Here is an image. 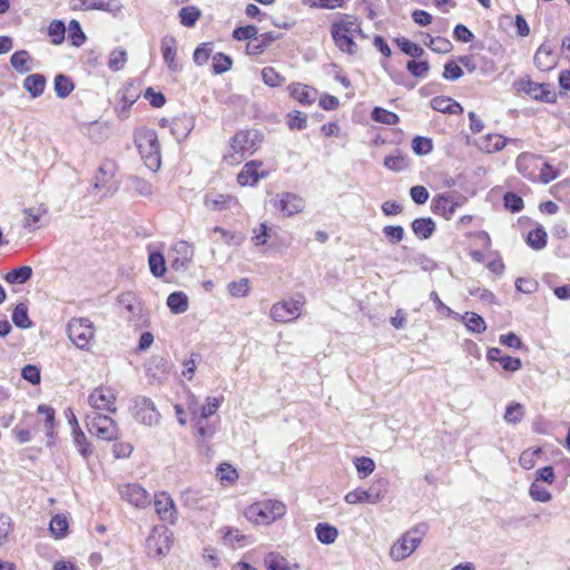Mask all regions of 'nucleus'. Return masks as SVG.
<instances>
[{
	"instance_id": "e433bc0d",
	"label": "nucleus",
	"mask_w": 570,
	"mask_h": 570,
	"mask_svg": "<svg viewBox=\"0 0 570 570\" xmlns=\"http://www.w3.org/2000/svg\"><path fill=\"white\" fill-rule=\"evenodd\" d=\"M53 87L59 98H67L73 90L75 85L68 76L59 73L55 77Z\"/></svg>"
},
{
	"instance_id": "393cba45",
	"label": "nucleus",
	"mask_w": 570,
	"mask_h": 570,
	"mask_svg": "<svg viewBox=\"0 0 570 570\" xmlns=\"http://www.w3.org/2000/svg\"><path fill=\"white\" fill-rule=\"evenodd\" d=\"M278 36L274 35L273 32H264L258 35L256 33V37L252 39V41H248L246 46V51L248 55H261L265 51L267 47H269L275 40H277Z\"/></svg>"
},
{
	"instance_id": "6e6d98bb",
	"label": "nucleus",
	"mask_w": 570,
	"mask_h": 570,
	"mask_svg": "<svg viewBox=\"0 0 570 570\" xmlns=\"http://www.w3.org/2000/svg\"><path fill=\"white\" fill-rule=\"evenodd\" d=\"M430 41L426 42L428 47L438 53H448L452 50V43L446 38L442 37H431L429 36Z\"/></svg>"
},
{
	"instance_id": "13d9d810",
	"label": "nucleus",
	"mask_w": 570,
	"mask_h": 570,
	"mask_svg": "<svg viewBox=\"0 0 570 570\" xmlns=\"http://www.w3.org/2000/svg\"><path fill=\"white\" fill-rule=\"evenodd\" d=\"M406 69L413 77L423 78L430 70V63L426 60H409L406 63Z\"/></svg>"
},
{
	"instance_id": "ddd939ff",
	"label": "nucleus",
	"mask_w": 570,
	"mask_h": 570,
	"mask_svg": "<svg viewBox=\"0 0 570 570\" xmlns=\"http://www.w3.org/2000/svg\"><path fill=\"white\" fill-rule=\"evenodd\" d=\"M155 511L159 519L169 524H175L178 519V512L173 498L166 492L155 494Z\"/></svg>"
},
{
	"instance_id": "6ab92c4d",
	"label": "nucleus",
	"mask_w": 570,
	"mask_h": 570,
	"mask_svg": "<svg viewBox=\"0 0 570 570\" xmlns=\"http://www.w3.org/2000/svg\"><path fill=\"white\" fill-rule=\"evenodd\" d=\"M173 252L176 254V256L171 258L170 267L175 272L185 271L194 256L191 246L187 242L180 240L175 244Z\"/></svg>"
},
{
	"instance_id": "ea45409f",
	"label": "nucleus",
	"mask_w": 570,
	"mask_h": 570,
	"mask_svg": "<svg viewBox=\"0 0 570 570\" xmlns=\"http://www.w3.org/2000/svg\"><path fill=\"white\" fill-rule=\"evenodd\" d=\"M469 331L474 333H482L487 330V324L482 316L476 313L468 312L462 317Z\"/></svg>"
},
{
	"instance_id": "39448f33",
	"label": "nucleus",
	"mask_w": 570,
	"mask_h": 570,
	"mask_svg": "<svg viewBox=\"0 0 570 570\" xmlns=\"http://www.w3.org/2000/svg\"><path fill=\"white\" fill-rule=\"evenodd\" d=\"M286 513V505L278 500H266L249 505L245 515L252 522L271 524Z\"/></svg>"
},
{
	"instance_id": "20e7f679",
	"label": "nucleus",
	"mask_w": 570,
	"mask_h": 570,
	"mask_svg": "<svg viewBox=\"0 0 570 570\" xmlns=\"http://www.w3.org/2000/svg\"><path fill=\"white\" fill-rule=\"evenodd\" d=\"M136 146L147 168L156 171L160 168V145L155 130L140 129L136 134Z\"/></svg>"
},
{
	"instance_id": "72a5a7b5",
	"label": "nucleus",
	"mask_w": 570,
	"mask_h": 570,
	"mask_svg": "<svg viewBox=\"0 0 570 570\" xmlns=\"http://www.w3.org/2000/svg\"><path fill=\"white\" fill-rule=\"evenodd\" d=\"M316 538L324 544H331L335 542L338 537V531L335 527L328 523H318L315 527Z\"/></svg>"
},
{
	"instance_id": "423d86ee",
	"label": "nucleus",
	"mask_w": 570,
	"mask_h": 570,
	"mask_svg": "<svg viewBox=\"0 0 570 570\" xmlns=\"http://www.w3.org/2000/svg\"><path fill=\"white\" fill-rule=\"evenodd\" d=\"M85 422L89 433L100 440L112 441L119 438L118 425L107 415L91 411L86 415Z\"/></svg>"
},
{
	"instance_id": "6e6552de",
	"label": "nucleus",
	"mask_w": 570,
	"mask_h": 570,
	"mask_svg": "<svg viewBox=\"0 0 570 570\" xmlns=\"http://www.w3.org/2000/svg\"><path fill=\"white\" fill-rule=\"evenodd\" d=\"M389 490V481L386 479L376 480L367 490L355 489L345 494V502L348 504L381 502Z\"/></svg>"
},
{
	"instance_id": "1a4fd4ad",
	"label": "nucleus",
	"mask_w": 570,
	"mask_h": 570,
	"mask_svg": "<svg viewBox=\"0 0 570 570\" xmlns=\"http://www.w3.org/2000/svg\"><path fill=\"white\" fill-rule=\"evenodd\" d=\"M132 415L137 422L147 426L159 423L161 415L149 397L138 395L132 399Z\"/></svg>"
},
{
	"instance_id": "2eb2a0df",
	"label": "nucleus",
	"mask_w": 570,
	"mask_h": 570,
	"mask_svg": "<svg viewBox=\"0 0 570 570\" xmlns=\"http://www.w3.org/2000/svg\"><path fill=\"white\" fill-rule=\"evenodd\" d=\"M119 494L122 500L136 508H145L149 504L148 492L136 483L124 484L119 488Z\"/></svg>"
},
{
	"instance_id": "7c9ffc66",
	"label": "nucleus",
	"mask_w": 570,
	"mask_h": 570,
	"mask_svg": "<svg viewBox=\"0 0 570 570\" xmlns=\"http://www.w3.org/2000/svg\"><path fill=\"white\" fill-rule=\"evenodd\" d=\"M413 233L421 239H428L435 230V223L432 218H416L412 222Z\"/></svg>"
},
{
	"instance_id": "9d476101",
	"label": "nucleus",
	"mask_w": 570,
	"mask_h": 570,
	"mask_svg": "<svg viewBox=\"0 0 570 570\" xmlns=\"http://www.w3.org/2000/svg\"><path fill=\"white\" fill-rule=\"evenodd\" d=\"M173 546V533L164 529L160 532L154 528L146 540L148 554L154 558H161L168 554Z\"/></svg>"
},
{
	"instance_id": "4d7b16f0",
	"label": "nucleus",
	"mask_w": 570,
	"mask_h": 570,
	"mask_svg": "<svg viewBox=\"0 0 570 570\" xmlns=\"http://www.w3.org/2000/svg\"><path fill=\"white\" fill-rule=\"evenodd\" d=\"M195 430L203 441L210 440L216 434V426L213 424L206 423V421H202V419L194 420Z\"/></svg>"
},
{
	"instance_id": "e2e57ef3",
	"label": "nucleus",
	"mask_w": 570,
	"mask_h": 570,
	"mask_svg": "<svg viewBox=\"0 0 570 570\" xmlns=\"http://www.w3.org/2000/svg\"><path fill=\"white\" fill-rule=\"evenodd\" d=\"M262 78L264 83L269 87H277L284 81V78L272 67H265L262 70Z\"/></svg>"
},
{
	"instance_id": "4be33fe9",
	"label": "nucleus",
	"mask_w": 570,
	"mask_h": 570,
	"mask_svg": "<svg viewBox=\"0 0 570 570\" xmlns=\"http://www.w3.org/2000/svg\"><path fill=\"white\" fill-rule=\"evenodd\" d=\"M459 203L454 202L451 196L439 195L433 198L431 208L436 215H441L446 220H450L455 214Z\"/></svg>"
},
{
	"instance_id": "4468645a",
	"label": "nucleus",
	"mask_w": 570,
	"mask_h": 570,
	"mask_svg": "<svg viewBox=\"0 0 570 570\" xmlns=\"http://www.w3.org/2000/svg\"><path fill=\"white\" fill-rule=\"evenodd\" d=\"M274 206L279 209L284 216L291 217L303 212L305 200L296 194L282 193L276 195Z\"/></svg>"
},
{
	"instance_id": "f8f14e48",
	"label": "nucleus",
	"mask_w": 570,
	"mask_h": 570,
	"mask_svg": "<svg viewBox=\"0 0 570 570\" xmlns=\"http://www.w3.org/2000/svg\"><path fill=\"white\" fill-rule=\"evenodd\" d=\"M302 302L299 299H289L276 303L271 308V317L278 323H287L296 320L301 315Z\"/></svg>"
},
{
	"instance_id": "de8ad7c7",
	"label": "nucleus",
	"mask_w": 570,
	"mask_h": 570,
	"mask_svg": "<svg viewBox=\"0 0 570 570\" xmlns=\"http://www.w3.org/2000/svg\"><path fill=\"white\" fill-rule=\"evenodd\" d=\"M524 411L522 404L513 402L507 406L504 413V421L511 424H518L522 421Z\"/></svg>"
},
{
	"instance_id": "c03bdc74",
	"label": "nucleus",
	"mask_w": 570,
	"mask_h": 570,
	"mask_svg": "<svg viewBox=\"0 0 570 570\" xmlns=\"http://www.w3.org/2000/svg\"><path fill=\"white\" fill-rule=\"evenodd\" d=\"M214 51V45L212 42H204L199 45L193 55L194 62L197 66H204L207 63Z\"/></svg>"
},
{
	"instance_id": "a211bd4d",
	"label": "nucleus",
	"mask_w": 570,
	"mask_h": 570,
	"mask_svg": "<svg viewBox=\"0 0 570 570\" xmlns=\"http://www.w3.org/2000/svg\"><path fill=\"white\" fill-rule=\"evenodd\" d=\"M262 166L261 161L252 160L244 165L242 170L237 175V181L240 186H254L259 179L266 178L267 171H258V167Z\"/></svg>"
},
{
	"instance_id": "5fc2aeb1",
	"label": "nucleus",
	"mask_w": 570,
	"mask_h": 570,
	"mask_svg": "<svg viewBox=\"0 0 570 570\" xmlns=\"http://www.w3.org/2000/svg\"><path fill=\"white\" fill-rule=\"evenodd\" d=\"M412 149L416 155H428L433 149V142L430 138L416 136L412 139Z\"/></svg>"
},
{
	"instance_id": "052dcab7",
	"label": "nucleus",
	"mask_w": 570,
	"mask_h": 570,
	"mask_svg": "<svg viewBox=\"0 0 570 570\" xmlns=\"http://www.w3.org/2000/svg\"><path fill=\"white\" fill-rule=\"evenodd\" d=\"M129 183L131 189L141 196H149L153 194V185L142 178L130 177Z\"/></svg>"
},
{
	"instance_id": "603ef678",
	"label": "nucleus",
	"mask_w": 570,
	"mask_h": 570,
	"mask_svg": "<svg viewBox=\"0 0 570 570\" xmlns=\"http://www.w3.org/2000/svg\"><path fill=\"white\" fill-rule=\"evenodd\" d=\"M49 529L56 538L65 537L68 530L67 518L60 514L55 515L50 521Z\"/></svg>"
},
{
	"instance_id": "49530a36",
	"label": "nucleus",
	"mask_w": 570,
	"mask_h": 570,
	"mask_svg": "<svg viewBox=\"0 0 570 570\" xmlns=\"http://www.w3.org/2000/svg\"><path fill=\"white\" fill-rule=\"evenodd\" d=\"M527 243L533 249H542L547 245V233L543 228H535L529 232Z\"/></svg>"
},
{
	"instance_id": "7ed1b4c3",
	"label": "nucleus",
	"mask_w": 570,
	"mask_h": 570,
	"mask_svg": "<svg viewBox=\"0 0 570 570\" xmlns=\"http://www.w3.org/2000/svg\"><path fill=\"white\" fill-rule=\"evenodd\" d=\"M429 525L424 522L417 523L407 530L390 549V557L394 561H402L409 558L421 544L426 535Z\"/></svg>"
},
{
	"instance_id": "f03ea898",
	"label": "nucleus",
	"mask_w": 570,
	"mask_h": 570,
	"mask_svg": "<svg viewBox=\"0 0 570 570\" xmlns=\"http://www.w3.org/2000/svg\"><path fill=\"white\" fill-rule=\"evenodd\" d=\"M263 136L258 130H240L230 140V149L224 156L228 165H238L252 156L261 146Z\"/></svg>"
},
{
	"instance_id": "bb28decb",
	"label": "nucleus",
	"mask_w": 570,
	"mask_h": 570,
	"mask_svg": "<svg viewBox=\"0 0 570 570\" xmlns=\"http://www.w3.org/2000/svg\"><path fill=\"white\" fill-rule=\"evenodd\" d=\"M431 107L440 112L456 115L463 112V107L452 98L440 96L431 100Z\"/></svg>"
},
{
	"instance_id": "a878e982",
	"label": "nucleus",
	"mask_w": 570,
	"mask_h": 570,
	"mask_svg": "<svg viewBox=\"0 0 570 570\" xmlns=\"http://www.w3.org/2000/svg\"><path fill=\"white\" fill-rule=\"evenodd\" d=\"M181 502L189 509L204 510L207 509L206 495L200 490L186 489L180 495Z\"/></svg>"
},
{
	"instance_id": "bf43d9fd",
	"label": "nucleus",
	"mask_w": 570,
	"mask_h": 570,
	"mask_svg": "<svg viewBox=\"0 0 570 570\" xmlns=\"http://www.w3.org/2000/svg\"><path fill=\"white\" fill-rule=\"evenodd\" d=\"M354 464L360 474V478H362V479L370 475L375 469L374 461L367 456H361V458L355 459Z\"/></svg>"
},
{
	"instance_id": "412c9836",
	"label": "nucleus",
	"mask_w": 570,
	"mask_h": 570,
	"mask_svg": "<svg viewBox=\"0 0 570 570\" xmlns=\"http://www.w3.org/2000/svg\"><path fill=\"white\" fill-rule=\"evenodd\" d=\"M533 62L541 71H549L557 66L558 57L552 47L544 42L535 51Z\"/></svg>"
},
{
	"instance_id": "0e129e2a",
	"label": "nucleus",
	"mask_w": 570,
	"mask_h": 570,
	"mask_svg": "<svg viewBox=\"0 0 570 570\" xmlns=\"http://www.w3.org/2000/svg\"><path fill=\"white\" fill-rule=\"evenodd\" d=\"M228 291L232 296L244 297L249 291V282L247 278H240L237 282H232L228 284Z\"/></svg>"
},
{
	"instance_id": "58836bf2",
	"label": "nucleus",
	"mask_w": 570,
	"mask_h": 570,
	"mask_svg": "<svg viewBox=\"0 0 570 570\" xmlns=\"http://www.w3.org/2000/svg\"><path fill=\"white\" fill-rule=\"evenodd\" d=\"M200 16V10L195 6H187L179 10L180 23L188 28L194 27Z\"/></svg>"
},
{
	"instance_id": "c756f323",
	"label": "nucleus",
	"mask_w": 570,
	"mask_h": 570,
	"mask_svg": "<svg viewBox=\"0 0 570 570\" xmlns=\"http://www.w3.org/2000/svg\"><path fill=\"white\" fill-rule=\"evenodd\" d=\"M10 63L21 75L32 70V58L27 50L16 51L10 58Z\"/></svg>"
},
{
	"instance_id": "8fccbe9b",
	"label": "nucleus",
	"mask_w": 570,
	"mask_h": 570,
	"mask_svg": "<svg viewBox=\"0 0 570 570\" xmlns=\"http://www.w3.org/2000/svg\"><path fill=\"white\" fill-rule=\"evenodd\" d=\"M127 61V51L124 48H116L110 52L108 67L118 71L121 70Z\"/></svg>"
},
{
	"instance_id": "dca6fc26",
	"label": "nucleus",
	"mask_w": 570,
	"mask_h": 570,
	"mask_svg": "<svg viewBox=\"0 0 570 570\" xmlns=\"http://www.w3.org/2000/svg\"><path fill=\"white\" fill-rule=\"evenodd\" d=\"M521 90L534 100L544 102H556L557 100L556 92L550 89V85L548 83H538L532 80H525L521 82Z\"/></svg>"
},
{
	"instance_id": "3c124183",
	"label": "nucleus",
	"mask_w": 570,
	"mask_h": 570,
	"mask_svg": "<svg viewBox=\"0 0 570 570\" xmlns=\"http://www.w3.org/2000/svg\"><path fill=\"white\" fill-rule=\"evenodd\" d=\"M529 494L537 502H549L552 499L549 490L537 481H533L530 485Z\"/></svg>"
},
{
	"instance_id": "f257e3e1",
	"label": "nucleus",
	"mask_w": 570,
	"mask_h": 570,
	"mask_svg": "<svg viewBox=\"0 0 570 570\" xmlns=\"http://www.w3.org/2000/svg\"><path fill=\"white\" fill-rule=\"evenodd\" d=\"M361 23L358 19L351 14H337V19L332 22L331 35L335 46L347 55H354L357 51V45L354 41L355 35L361 33Z\"/></svg>"
},
{
	"instance_id": "2f4dec72",
	"label": "nucleus",
	"mask_w": 570,
	"mask_h": 570,
	"mask_svg": "<svg viewBox=\"0 0 570 570\" xmlns=\"http://www.w3.org/2000/svg\"><path fill=\"white\" fill-rule=\"evenodd\" d=\"M267 570H296L297 563H291L279 553L272 552L265 558Z\"/></svg>"
},
{
	"instance_id": "864d4df0",
	"label": "nucleus",
	"mask_w": 570,
	"mask_h": 570,
	"mask_svg": "<svg viewBox=\"0 0 570 570\" xmlns=\"http://www.w3.org/2000/svg\"><path fill=\"white\" fill-rule=\"evenodd\" d=\"M66 27L60 20H53L48 27V35L53 45H60L65 40Z\"/></svg>"
},
{
	"instance_id": "aec40b11",
	"label": "nucleus",
	"mask_w": 570,
	"mask_h": 570,
	"mask_svg": "<svg viewBox=\"0 0 570 570\" xmlns=\"http://www.w3.org/2000/svg\"><path fill=\"white\" fill-rule=\"evenodd\" d=\"M73 9L101 10L117 14L121 10V6L117 0H73Z\"/></svg>"
},
{
	"instance_id": "0eeeda50",
	"label": "nucleus",
	"mask_w": 570,
	"mask_h": 570,
	"mask_svg": "<svg viewBox=\"0 0 570 570\" xmlns=\"http://www.w3.org/2000/svg\"><path fill=\"white\" fill-rule=\"evenodd\" d=\"M67 335L80 350H89L95 338L94 323L87 317H73L68 322Z\"/></svg>"
},
{
	"instance_id": "4c0bfd02",
	"label": "nucleus",
	"mask_w": 570,
	"mask_h": 570,
	"mask_svg": "<svg viewBox=\"0 0 570 570\" xmlns=\"http://www.w3.org/2000/svg\"><path fill=\"white\" fill-rule=\"evenodd\" d=\"M371 118L374 121L384 125H396L400 121V117L395 112L382 107H374L371 112Z\"/></svg>"
},
{
	"instance_id": "473e14b6",
	"label": "nucleus",
	"mask_w": 570,
	"mask_h": 570,
	"mask_svg": "<svg viewBox=\"0 0 570 570\" xmlns=\"http://www.w3.org/2000/svg\"><path fill=\"white\" fill-rule=\"evenodd\" d=\"M167 306L174 314H183L188 309V297L183 292H174L167 298Z\"/></svg>"
},
{
	"instance_id": "9b49d317",
	"label": "nucleus",
	"mask_w": 570,
	"mask_h": 570,
	"mask_svg": "<svg viewBox=\"0 0 570 570\" xmlns=\"http://www.w3.org/2000/svg\"><path fill=\"white\" fill-rule=\"evenodd\" d=\"M88 402L92 407V411H107L109 413H116L117 407L116 394L110 387L99 386L95 389L88 397Z\"/></svg>"
},
{
	"instance_id": "09e8293b",
	"label": "nucleus",
	"mask_w": 570,
	"mask_h": 570,
	"mask_svg": "<svg viewBox=\"0 0 570 570\" xmlns=\"http://www.w3.org/2000/svg\"><path fill=\"white\" fill-rule=\"evenodd\" d=\"M233 60L229 56L222 52L213 56V72L215 75H222L232 68Z\"/></svg>"
},
{
	"instance_id": "a18cd8bd",
	"label": "nucleus",
	"mask_w": 570,
	"mask_h": 570,
	"mask_svg": "<svg viewBox=\"0 0 570 570\" xmlns=\"http://www.w3.org/2000/svg\"><path fill=\"white\" fill-rule=\"evenodd\" d=\"M12 322L20 328H29L31 326V321L28 316V308L24 304L20 303L16 306L12 313Z\"/></svg>"
},
{
	"instance_id": "c9c22d12",
	"label": "nucleus",
	"mask_w": 570,
	"mask_h": 570,
	"mask_svg": "<svg viewBox=\"0 0 570 570\" xmlns=\"http://www.w3.org/2000/svg\"><path fill=\"white\" fill-rule=\"evenodd\" d=\"M32 276V268L30 266H20L8 272L4 281L9 284H24Z\"/></svg>"
},
{
	"instance_id": "f3484780",
	"label": "nucleus",
	"mask_w": 570,
	"mask_h": 570,
	"mask_svg": "<svg viewBox=\"0 0 570 570\" xmlns=\"http://www.w3.org/2000/svg\"><path fill=\"white\" fill-rule=\"evenodd\" d=\"M177 40L174 36H165L160 41V51L165 63L168 69L174 72H179L181 70L180 66L177 62Z\"/></svg>"
},
{
	"instance_id": "338daca9",
	"label": "nucleus",
	"mask_w": 570,
	"mask_h": 570,
	"mask_svg": "<svg viewBox=\"0 0 570 570\" xmlns=\"http://www.w3.org/2000/svg\"><path fill=\"white\" fill-rule=\"evenodd\" d=\"M257 28L255 26L238 27L233 31V38L238 41H252L256 37Z\"/></svg>"
},
{
	"instance_id": "680f3d73",
	"label": "nucleus",
	"mask_w": 570,
	"mask_h": 570,
	"mask_svg": "<svg viewBox=\"0 0 570 570\" xmlns=\"http://www.w3.org/2000/svg\"><path fill=\"white\" fill-rule=\"evenodd\" d=\"M384 166L393 171H401L407 167V160L402 155H390L384 159Z\"/></svg>"
},
{
	"instance_id": "79ce46f5",
	"label": "nucleus",
	"mask_w": 570,
	"mask_h": 570,
	"mask_svg": "<svg viewBox=\"0 0 570 570\" xmlns=\"http://www.w3.org/2000/svg\"><path fill=\"white\" fill-rule=\"evenodd\" d=\"M148 264L151 274L155 277H161L166 272V262L165 257L159 252H154L149 254Z\"/></svg>"
},
{
	"instance_id": "5701e85b",
	"label": "nucleus",
	"mask_w": 570,
	"mask_h": 570,
	"mask_svg": "<svg viewBox=\"0 0 570 570\" xmlns=\"http://www.w3.org/2000/svg\"><path fill=\"white\" fill-rule=\"evenodd\" d=\"M204 204L208 209L215 212L232 209L239 205L237 197L224 194H217L213 197L206 196Z\"/></svg>"
},
{
	"instance_id": "cd10ccee",
	"label": "nucleus",
	"mask_w": 570,
	"mask_h": 570,
	"mask_svg": "<svg viewBox=\"0 0 570 570\" xmlns=\"http://www.w3.org/2000/svg\"><path fill=\"white\" fill-rule=\"evenodd\" d=\"M222 402H223V397L208 396L206 399V403L203 404L199 407V410H197V409L193 410L191 407H189V410L193 414V420L202 419V421H206L209 416L215 414V412L220 406Z\"/></svg>"
},
{
	"instance_id": "f704fd0d",
	"label": "nucleus",
	"mask_w": 570,
	"mask_h": 570,
	"mask_svg": "<svg viewBox=\"0 0 570 570\" xmlns=\"http://www.w3.org/2000/svg\"><path fill=\"white\" fill-rule=\"evenodd\" d=\"M223 540L226 544L232 547H245L247 544V538L240 533L238 529L225 527L220 530Z\"/></svg>"
},
{
	"instance_id": "a19ab883",
	"label": "nucleus",
	"mask_w": 570,
	"mask_h": 570,
	"mask_svg": "<svg viewBox=\"0 0 570 570\" xmlns=\"http://www.w3.org/2000/svg\"><path fill=\"white\" fill-rule=\"evenodd\" d=\"M72 435L75 446L77 448L79 454L85 459L90 456L92 454V446L85 433L81 430H76Z\"/></svg>"
},
{
	"instance_id": "69168bd1",
	"label": "nucleus",
	"mask_w": 570,
	"mask_h": 570,
	"mask_svg": "<svg viewBox=\"0 0 570 570\" xmlns=\"http://www.w3.org/2000/svg\"><path fill=\"white\" fill-rule=\"evenodd\" d=\"M503 204L511 213H519L523 208V199L514 193H507L503 197Z\"/></svg>"
},
{
	"instance_id": "c85d7f7f",
	"label": "nucleus",
	"mask_w": 570,
	"mask_h": 570,
	"mask_svg": "<svg viewBox=\"0 0 570 570\" xmlns=\"http://www.w3.org/2000/svg\"><path fill=\"white\" fill-rule=\"evenodd\" d=\"M23 88L32 98L40 97L46 88V77L41 73L29 75L23 80Z\"/></svg>"
},
{
	"instance_id": "b1692460",
	"label": "nucleus",
	"mask_w": 570,
	"mask_h": 570,
	"mask_svg": "<svg viewBox=\"0 0 570 570\" xmlns=\"http://www.w3.org/2000/svg\"><path fill=\"white\" fill-rule=\"evenodd\" d=\"M288 91L293 99L306 106L312 105L315 101L317 94L316 89L301 82L289 85Z\"/></svg>"
},
{
	"instance_id": "37998d69",
	"label": "nucleus",
	"mask_w": 570,
	"mask_h": 570,
	"mask_svg": "<svg viewBox=\"0 0 570 570\" xmlns=\"http://www.w3.org/2000/svg\"><path fill=\"white\" fill-rule=\"evenodd\" d=\"M395 42L401 51L407 56L413 58H421L424 55V49L422 47L406 38H397L395 39Z\"/></svg>"
},
{
	"instance_id": "774afa93",
	"label": "nucleus",
	"mask_w": 570,
	"mask_h": 570,
	"mask_svg": "<svg viewBox=\"0 0 570 570\" xmlns=\"http://www.w3.org/2000/svg\"><path fill=\"white\" fill-rule=\"evenodd\" d=\"M384 236L390 240L391 244L400 243L404 237V229L402 226H385L383 228Z\"/></svg>"
}]
</instances>
